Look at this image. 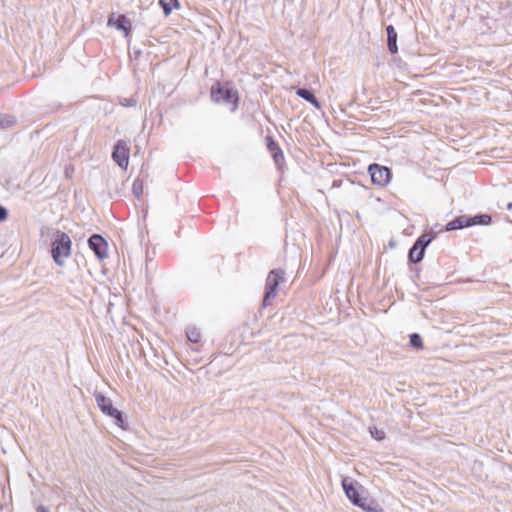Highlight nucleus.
Here are the masks:
<instances>
[{
	"instance_id": "13",
	"label": "nucleus",
	"mask_w": 512,
	"mask_h": 512,
	"mask_svg": "<svg viewBox=\"0 0 512 512\" xmlns=\"http://www.w3.org/2000/svg\"><path fill=\"white\" fill-rule=\"evenodd\" d=\"M464 227H469L468 217L460 216V217H457L454 220L450 221L446 225V230L452 231V230H456V229H460V228H464Z\"/></svg>"
},
{
	"instance_id": "6",
	"label": "nucleus",
	"mask_w": 512,
	"mask_h": 512,
	"mask_svg": "<svg viewBox=\"0 0 512 512\" xmlns=\"http://www.w3.org/2000/svg\"><path fill=\"white\" fill-rule=\"evenodd\" d=\"M368 172L371 176L372 183L380 187L386 186L391 180L390 169L386 166L371 164L368 168Z\"/></svg>"
},
{
	"instance_id": "4",
	"label": "nucleus",
	"mask_w": 512,
	"mask_h": 512,
	"mask_svg": "<svg viewBox=\"0 0 512 512\" xmlns=\"http://www.w3.org/2000/svg\"><path fill=\"white\" fill-rule=\"evenodd\" d=\"M284 280V271L281 269L271 270L266 278L265 283V295L263 299V305L268 306L271 301L277 296L278 285Z\"/></svg>"
},
{
	"instance_id": "2",
	"label": "nucleus",
	"mask_w": 512,
	"mask_h": 512,
	"mask_svg": "<svg viewBox=\"0 0 512 512\" xmlns=\"http://www.w3.org/2000/svg\"><path fill=\"white\" fill-rule=\"evenodd\" d=\"M71 239L70 237L61 231H57L52 244V257L53 260L60 266L64 264L71 254Z\"/></svg>"
},
{
	"instance_id": "18",
	"label": "nucleus",
	"mask_w": 512,
	"mask_h": 512,
	"mask_svg": "<svg viewBox=\"0 0 512 512\" xmlns=\"http://www.w3.org/2000/svg\"><path fill=\"white\" fill-rule=\"evenodd\" d=\"M187 338L189 341L197 343L200 341L201 335L197 329L193 328L187 331Z\"/></svg>"
},
{
	"instance_id": "16",
	"label": "nucleus",
	"mask_w": 512,
	"mask_h": 512,
	"mask_svg": "<svg viewBox=\"0 0 512 512\" xmlns=\"http://www.w3.org/2000/svg\"><path fill=\"white\" fill-rule=\"evenodd\" d=\"M143 190H144V185H143L142 180H140V179H136V180L133 182V185H132V192H133V195H134L137 199H140V198H141V196L143 195Z\"/></svg>"
},
{
	"instance_id": "20",
	"label": "nucleus",
	"mask_w": 512,
	"mask_h": 512,
	"mask_svg": "<svg viewBox=\"0 0 512 512\" xmlns=\"http://www.w3.org/2000/svg\"><path fill=\"white\" fill-rule=\"evenodd\" d=\"M15 123L13 119L0 115V128L10 127Z\"/></svg>"
},
{
	"instance_id": "21",
	"label": "nucleus",
	"mask_w": 512,
	"mask_h": 512,
	"mask_svg": "<svg viewBox=\"0 0 512 512\" xmlns=\"http://www.w3.org/2000/svg\"><path fill=\"white\" fill-rule=\"evenodd\" d=\"M274 146H276V145L273 142L269 145V148L271 151H273ZM275 148L277 149V152L273 153V157H274L275 161L278 162L279 158H283V153L278 147H275Z\"/></svg>"
},
{
	"instance_id": "19",
	"label": "nucleus",
	"mask_w": 512,
	"mask_h": 512,
	"mask_svg": "<svg viewBox=\"0 0 512 512\" xmlns=\"http://www.w3.org/2000/svg\"><path fill=\"white\" fill-rule=\"evenodd\" d=\"M370 434L374 439L378 441L385 438V432L383 430L377 429L376 427L370 428Z\"/></svg>"
},
{
	"instance_id": "22",
	"label": "nucleus",
	"mask_w": 512,
	"mask_h": 512,
	"mask_svg": "<svg viewBox=\"0 0 512 512\" xmlns=\"http://www.w3.org/2000/svg\"><path fill=\"white\" fill-rule=\"evenodd\" d=\"M7 218V210L0 205V222Z\"/></svg>"
},
{
	"instance_id": "12",
	"label": "nucleus",
	"mask_w": 512,
	"mask_h": 512,
	"mask_svg": "<svg viewBox=\"0 0 512 512\" xmlns=\"http://www.w3.org/2000/svg\"><path fill=\"white\" fill-rule=\"evenodd\" d=\"M387 31V42H388V49L391 53H396L398 51L397 47V33L392 25H389L386 28Z\"/></svg>"
},
{
	"instance_id": "17",
	"label": "nucleus",
	"mask_w": 512,
	"mask_h": 512,
	"mask_svg": "<svg viewBox=\"0 0 512 512\" xmlns=\"http://www.w3.org/2000/svg\"><path fill=\"white\" fill-rule=\"evenodd\" d=\"M410 344L416 349L423 348L422 338L419 334L414 333L410 336Z\"/></svg>"
},
{
	"instance_id": "7",
	"label": "nucleus",
	"mask_w": 512,
	"mask_h": 512,
	"mask_svg": "<svg viewBox=\"0 0 512 512\" xmlns=\"http://www.w3.org/2000/svg\"><path fill=\"white\" fill-rule=\"evenodd\" d=\"M112 158L121 168H127L129 163V147L126 141L119 140L116 143L112 153Z\"/></svg>"
},
{
	"instance_id": "9",
	"label": "nucleus",
	"mask_w": 512,
	"mask_h": 512,
	"mask_svg": "<svg viewBox=\"0 0 512 512\" xmlns=\"http://www.w3.org/2000/svg\"><path fill=\"white\" fill-rule=\"evenodd\" d=\"M89 247L94 251L98 259L103 260L108 257L107 242L99 234H93L88 240Z\"/></svg>"
},
{
	"instance_id": "10",
	"label": "nucleus",
	"mask_w": 512,
	"mask_h": 512,
	"mask_svg": "<svg viewBox=\"0 0 512 512\" xmlns=\"http://www.w3.org/2000/svg\"><path fill=\"white\" fill-rule=\"evenodd\" d=\"M108 26L114 27L117 30H121L124 32L125 36L129 35L131 30V22L125 15H114L112 14L108 19Z\"/></svg>"
},
{
	"instance_id": "23",
	"label": "nucleus",
	"mask_w": 512,
	"mask_h": 512,
	"mask_svg": "<svg viewBox=\"0 0 512 512\" xmlns=\"http://www.w3.org/2000/svg\"><path fill=\"white\" fill-rule=\"evenodd\" d=\"M37 512H49V510L44 506H39L37 508Z\"/></svg>"
},
{
	"instance_id": "1",
	"label": "nucleus",
	"mask_w": 512,
	"mask_h": 512,
	"mask_svg": "<svg viewBox=\"0 0 512 512\" xmlns=\"http://www.w3.org/2000/svg\"><path fill=\"white\" fill-rule=\"evenodd\" d=\"M341 484L345 495L355 506L366 511L372 510L369 499L360 495L364 488L358 481L351 477H343Z\"/></svg>"
},
{
	"instance_id": "11",
	"label": "nucleus",
	"mask_w": 512,
	"mask_h": 512,
	"mask_svg": "<svg viewBox=\"0 0 512 512\" xmlns=\"http://www.w3.org/2000/svg\"><path fill=\"white\" fill-rule=\"evenodd\" d=\"M296 94L301 97L302 99H305L306 101H308L311 105H313L316 109H321V104L320 102L318 101V99L315 97V95L307 90V89H304V88H299L297 91H296Z\"/></svg>"
},
{
	"instance_id": "5",
	"label": "nucleus",
	"mask_w": 512,
	"mask_h": 512,
	"mask_svg": "<svg viewBox=\"0 0 512 512\" xmlns=\"http://www.w3.org/2000/svg\"><path fill=\"white\" fill-rule=\"evenodd\" d=\"M94 396L96 403L102 413L114 419L115 424L123 428L124 421L122 418V413L113 406L112 400L99 392H95Z\"/></svg>"
},
{
	"instance_id": "15",
	"label": "nucleus",
	"mask_w": 512,
	"mask_h": 512,
	"mask_svg": "<svg viewBox=\"0 0 512 512\" xmlns=\"http://www.w3.org/2000/svg\"><path fill=\"white\" fill-rule=\"evenodd\" d=\"M159 5L164 11V14L168 16L173 8L178 7V0H160Z\"/></svg>"
},
{
	"instance_id": "8",
	"label": "nucleus",
	"mask_w": 512,
	"mask_h": 512,
	"mask_svg": "<svg viewBox=\"0 0 512 512\" xmlns=\"http://www.w3.org/2000/svg\"><path fill=\"white\" fill-rule=\"evenodd\" d=\"M431 242L428 235L420 236L409 252V259L413 263H418L423 259L425 247Z\"/></svg>"
},
{
	"instance_id": "3",
	"label": "nucleus",
	"mask_w": 512,
	"mask_h": 512,
	"mask_svg": "<svg viewBox=\"0 0 512 512\" xmlns=\"http://www.w3.org/2000/svg\"><path fill=\"white\" fill-rule=\"evenodd\" d=\"M211 98L216 103L232 104V111L237 108L238 94L228 85L215 84L211 88Z\"/></svg>"
},
{
	"instance_id": "14",
	"label": "nucleus",
	"mask_w": 512,
	"mask_h": 512,
	"mask_svg": "<svg viewBox=\"0 0 512 512\" xmlns=\"http://www.w3.org/2000/svg\"><path fill=\"white\" fill-rule=\"evenodd\" d=\"M469 227L474 225H488L491 223V216L487 214L468 217Z\"/></svg>"
}]
</instances>
